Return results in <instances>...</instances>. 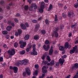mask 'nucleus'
Listing matches in <instances>:
<instances>
[{
	"label": "nucleus",
	"mask_w": 78,
	"mask_h": 78,
	"mask_svg": "<svg viewBox=\"0 0 78 78\" xmlns=\"http://www.w3.org/2000/svg\"><path fill=\"white\" fill-rule=\"evenodd\" d=\"M64 25H61L60 26V28L61 29H63L64 28Z\"/></svg>",
	"instance_id": "51"
},
{
	"label": "nucleus",
	"mask_w": 78,
	"mask_h": 78,
	"mask_svg": "<svg viewBox=\"0 0 78 78\" xmlns=\"http://www.w3.org/2000/svg\"><path fill=\"white\" fill-rule=\"evenodd\" d=\"M55 21H57L58 20V16L56 15L55 16Z\"/></svg>",
	"instance_id": "41"
},
{
	"label": "nucleus",
	"mask_w": 78,
	"mask_h": 78,
	"mask_svg": "<svg viewBox=\"0 0 78 78\" xmlns=\"http://www.w3.org/2000/svg\"><path fill=\"white\" fill-rule=\"evenodd\" d=\"M12 27L11 26H9L6 27V30L8 31H10L12 29Z\"/></svg>",
	"instance_id": "16"
},
{
	"label": "nucleus",
	"mask_w": 78,
	"mask_h": 78,
	"mask_svg": "<svg viewBox=\"0 0 78 78\" xmlns=\"http://www.w3.org/2000/svg\"><path fill=\"white\" fill-rule=\"evenodd\" d=\"M77 47L76 45L75 46V47L73 48V49L69 51V53L70 54H73L75 53V51H76V48Z\"/></svg>",
	"instance_id": "5"
},
{
	"label": "nucleus",
	"mask_w": 78,
	"mask_h": 78,
	"mask_svg": "<svg viewBox=\"0 0 78 78\" xmlns=\"http://www.w3.org/2000/svg\"><path fill=\"white\" fill-rule=\"evenodd\" d=\"M39 39V37L38 35H36L34 37V40H38Z\"/></svg>",
	"instance_id": "21"
},
{
	"label": "nucleus",
	"mask_w": 78,
	"mask_h": 78,
	"mask_svg": "<svg viewBox=\"0 0 78 78\" xmlns=\"http://www.w3.org/2000/svg\"><path fill=\"white\" fill-rule=\"evenodd\" d=\"M26 51L27 52H28L29 51H30V48H26Z\"/></svg>",
	"instance_id": "58"
},
{
	"label": "nucleus",
	"mask_w": 78,
	"mask_h": 78,
	"mask_svg": "<svg viewBox=\"0 0 78 78\" xmlns=\"http://www.w3.org/2000/svg\"><path fill=\"white\" fill-rule=\"evenodd\" d=\"M39 27H40V26L38 24H37L36 25V26L35 28V31H37V30H38V28H39Z\"/></svg>",
	"instance_id": "19"
},
{
	"label": "nucleus",
	"mask_w": 78,
	"mask_h": 78,
	"mask_svg": "<svg viewBox=\"0 0 78 78\" xmlns=\"http://www.w3.org/2000/svg\"><path fill=\"white\" fill-rule=\"evenodd\" d=\"M49 41L48 40H46L45 41V44H46L47 45L49 44Z\"/></svg>",
	"instance_id": "39"
},
{
	"label": "nucleus",
	"mask_w": 78,
	"mask_h": 78,
	"mask_svg": "<svg viewBox=\"0 0 78 78\" xmlns=\"http://www.w3.org/2000/svg\"><path fill=\"white\" fill-rule=\"evenodd\" d=\"M15 17H20V14L19 13H18L15 16Z\"/></svg>",
	"instance_id": "56"
},
{
	"label": "nucleus",
	"mask_w": 78,
	"mask_h": 78,
	"mask_svg": "<svg viewBox=\"0 0 78 78\" xmlns=\"http://www.w3.org/2000/svg\"><path fill=\"white\" fill-rule=\"evenodd\" d=\"M13 70H14V73H17V71H18V68L16 67H14L13 68Z\"/></svg>",
	"instance_id": "18"
},
{
	"label": "nucleus",
	"mask_w": 78,
	"mask_h": 78,
	"mask_svg": "<svg viewBox=\"0 0 78 78\" xmlns=\"http://www.w3.org/2000/svg\"><path fill=\"white\" fill-rule=\"evenodd\" d=\"M59 49L60 50H61V51H63V50H64L65 48L63 46H60L59 47Z\"/></svg>",
	"instance_id": "20"
},
{
	"label": "nucleus",
	"mask_w": 78,
	"mask_h": 78,
	"mask_svg": "<svg viewBox=\"0 0 78 78\" xmlns=\"http://www.w3.org/2000/svg\"><path fill=\"white\" fill-rule=\"evenodd\" d=\"M25 24L26 25L27 27H29V25H28V23H25Z\"/></svg>",
	"instance_id": "52"
},
{
	"label": "nucleus",
	"mask_w": 78,
	"mask_h": 78,
	"mask_svg": "<svg viewBox=\"0 0 78 78\" xmlns=\"http://www.w3.org/2000/svg\"><path fill=\"white\" fill-rule=\"evenodd\" d=\"M41 9H44L45 8V5H41Z\"/></svg>",
	"instance_id": "50"
},
{
	"label": "nucleus",
	"mask_w": 78,
	"mask_h": 78,
	"mask_svg": "<svg viewBox=\"0 0 78 78\" xmlns=\"http://www.w3.org/2000/svg\"><path fill=\"white\" fill-rule=\"evenodd\" d=\"M37 70H36L35 72L34 73V75H37Z\"/></svg>",
	"instance_id": "40"
},
{
	"label": "nucleus",
	"mask_w": 78,
	"mask_h": 78,
	"mask_svg": "<svg viewBox=\"0 0 78 78\" xmlns=\"http://www.w3.org/2000/svg\"><path fill=\"white\" fill-rule=\"evenodd\" d=\"M4 3V1H1L0 2V4L2 5Z\"/></svg>",
	"instance_id": "53"
},
{
	"label": "nucleus",
	"mask_w": 78,
	"mask_h": 78,
	"mask_svg": "<svg viewBox=\"0 0 78 78\" xmlns=\"http://www.w3.org/2000/svg\"><path fill=\"white\" fill-rule=\"evenodd\" d=\"M32 22L33 23H36L37 22V21L36 20H32Z\"/></svg>",
	"instance_id": "36"
},
{
	"label": "nucleus",
	"mask_w": 78,
	"mask_h": 78,
	"mask_svg": "<svg viewBox=\"0 0 78 78\" xmlns=\"http://www.w3.org/2000/svg\"><path fill=\"white\" fill-rule=\"evenodd\" d=\"M53 52V50L50 49L49 50V54L50 55H52Z\"/></svg>",
	"instance_id": "24"
},
{
	"label": "nucleus",
	"mask_w": 78,
	"mask_h": 78,
	"mask_svg": "<svg viewBox=\"0 0 78 78\" xmlns=\"http://www.w3.org/2000/svg\"><path fill=\"white\" fill-rule=\"evenodd\" d=\"M47 78H53V77L52 76H51L50 77H49V76H48L47 77Z\"/></svg>",
	"instance_id": "62"
},
{
	"label": "nucleus",
	"mask_w": 78,
	"mask_h": 78,
	"mask_svg": "<svg viewBox=\"0 0 78 78\" xmlns=\"http://www.w3.org/2000/svg\"><path fill=\"white\" fill-rule=\"evenodd\" d=\"M3 47L4 48H6V47H7V46L6 45V44H5L4 45Z\"/></svg>",
	"instance_id": "64"
},
{
	"label": "nucleus",
	"mask_w": 78,
	"mask_h": 78,
	"mask_svg": "<svg viewBox=\"0 0 78 78\" xmlns=\"http://www.w3.org/2000/svg\"><path fill=\"white\" fill-rule=\"evenodd\" d=\"M44 68H45V66H44L42 68V71L43 73H47V69H45Z\"/></svg>",
	"instance_id": "15"
},
{
	"label": "nucleus",
	"mask_w": 78,
	"mask_h": 78,
	"mask_svg": "<svg viewBox=\"0 0 78 78\" xmlns=\"http://www.w3.org/2000/svg\"><path fill=\"white\" fill-rule=\"evenodd\" d=\"M62 17H63V18L66 19L67 18V15H66L65 13H62Z\"/></svg>",
	"instance_id": "28"
},
{
	"label": "nucleus",
	"mask_w": 78,
	"mask_h": 78,
	"mask_svg": "<svg viewBox=\"0 0 78 78\" xmlns=\"http://www.w3.org/2000/svg\"><path fill=\"white\" fill-rule=\"evenodd\" d=\"M68 16L69 17H70L71 19H72V17H73V16H75L74 15V13L73 12H69L68 13Z\"/></svg>",
	"instance_id": "7"
},
{
	"label": "nucleus",
	"mask_w": 78,
	"mask_h": 78,
	"mask_svg": "<svg viewBox=\"0 0 78 78\" xmlns=\"http://www.w3.org/2000/svg\"><path fill=\"white\" fill-rule=\"evenodd\" d=\"M26 70V72L27 75L30 76V75H31V73L30 72V69L27 68Z\"/></svg>",
	"instance_id": "13"
},
{
	"label": "nucleus",
	"mask_w": 78,
	"mask_h": 78,
	"mask_svg": "<svg viewBox=\"0 0 78 78\" xmlns=\"http://www.w3.org/2000/svg\"><path fill=\"white\" fill-rule=\"evenodd\" d=\"M9 54L11 56H13L15 54V50L14 49H11L8 51Z\"/></svg>",
	"instance_id": "2"
},
{
	"label": "nucleus",
	"mask_w": 78,
	"mask_h": 78,
	"mask_svg": "<svg viewBox=\"0 0 78 78\" xmlns=\"http://www.w3.org/2000/svg\"><path fill=\"white\" fill-rule=\"evenodd\" d=\"M28 60L26 59H24L22 60V61H21V65H25V66L26 65H27L28 63Z\"/></svg>",
	"instance_id": "3"
},
{
	"label": "nucleus",
	"mask_w": 78,
	"mask_h": 78,
	"mask_svg": "<svg viewBox=\"0 0 78 78\" xmlns=\"http://www.w3.org/2000/svg\"><path fill=\"white\" fill-rule=\"evenodd\" d=\"M41 32L43 34H45L46 33V32L45 31V30H41Z\"/></svg>",
	"instance_id": "35"
},
{
	"label": "nucleus",
	"mask_w": 78,
	"mask_h": 78,
	"mask_svg": "<svg viewBox=\"0 0 78 78\" xmlns=\"http://www.w3.org/2000/svg\"><path fill=\"white\" fill-rule=\"evenodd\" d=\"M20 27L23 30H26V28H27V27L25 26V24H23V23H21L20 24Z\"/></svg>",
	"instance_id": "11"
},
{
	"label": "nucleus",
	"mask_w": 78,
	"mask_h": 78,
	"mask_svg": "<svg viewBox=\"0 0 78 78\" xmlns=\"http://www.w3.org/2000/svg\"><path fill=\"white\" fill-rule=\"evenodd\" d=\"M39 11L40 12H41V13H42L44 12V10H43V9L41 8L39 9Z\"/></svg>",
	"instance_id": "34"
},
{
	"label": "nucleus",
	"mask_w": 78,
	"mask_h": 78,
	"mask_svg": "<svg viewBox=\"0 0 78 78\" xmlns=\"http://www.w3.org/2000/svg\"><path fill=\"white\" fill-rule=\"evenodd\" d=\"M66 57H67V55H65L63 56L62 57V59H64V58H66Z\"/></svg>",
	"instance_id": "49"
},
{
	"label": "nucleus",
	"mask_w": 78,
	"mask_h": 78,
	"mask_svg": "<svg viewBox=\"0 0 78 78\" xmlns=\"http://www.w3.org/2000/svg\"><path fill=\"white\" fill-rule=\"evenodd\" d=\"M46 57V56H45V55H43L42 57V59H43V60L45 59V58Z\"/></svg>",
	"instance_id": "43"
},
{
	"label": "nucleus",
	"mask_w": 78,
	"mask_h": 78,
	"mask_svg": "<svg viewBox=\"0 0 78 78\" xmlns=\"http://www.w3.org/2000/svg\"><path fill=\"white\" fill-rule=\"evenodd\" d=\"M3 61V58L2 57H0V62Z\"/></svg>",
	"instance_id": "44"
},
{
	"label": "nucleus",
	"mask_w": 78,
	"mask_h": 78,
	"mask_svg": "<svg viewBox=\"0 0 78 78\" xmlns=\"http://www.w3.org/2000/svg\"><path fill=\"white\" fill-rule=\"evenodd\" d=\"M45 21L46 24H49V23H48V20H46Z\"/></svg>",
	"instance_id": "47"
},
{
	"label": "nucleus",
	"mask_w": 78,
	"mask_h": 78,
	"mask_svg": "<svg viewBox=\"0 0 78 78\" xmlns=\"http://www.w3.org/2000/svg\"><path fill=\"white\" fill-rule=\"evenodd\" d=\"M78 78V71L77 72L76 74L74 76L73 78Z\"/></svg>",
	"instance_id": "33"
},
{
	"label": "nucleus",
	"mask_w": 78,
	"mask_h": 78,
	"mask_svg": "<svg viewBox=\"0 0 78 78\" xmlns=\"http://www.w3.org/2000/svg\"><path fill=\"white\" fill-rule=\"evenodd\" d=\"M9 35H7L5 37L6 39H9Z\"/></svg>",
	"instance_id": "57"
},
{
	"label": "nucleus",
	"mask_w": 78,
	"mask_h": 78,
	"mask_svg": "<svg viewBox=\"0 0 78 78\" xmlns=\"http://www.w3.org/2000/svg\"><path fill=\"white\" fill-rule=\"evenodd\" d=\"M78 67V64L77 63H76L74 66H73L72 67V70H76L77 68Z\"/></svg>",
	"instance_id": "8"
},
{
	"label": "nucleus",
	"mask_w": 78,
	"mask_h": 78,
	"mask_svg": "<svg viewBox=\"0 0 78 78\" xmlns=\"http://www.w3.org/2000/svg\"><path fill=\"white\" fill-rule=\"evenodd\" d=\"M77 23H76L75 24L71 26V28H75L77 26Z\"/></svg>",
	"instance_id": "25"
},
{
	"label": "nucleus",
	"mask_w": 78,
	"mask_h": 78,
	"mask_svg": "<svg viewBox=\"0 0 78 78\" xmlns=\"http://www.w3.org/2000/svg\"><path fill=\"white\" fill-rule=\"evenodd\" d=\"M21 61H20V62H18L16 64V66H19L20 64L21 65Z\"/></svg>",
	"instance_id": "30"
},
{
	"label": "nucleus",
	"mask_w": 78,
	"mask_h": 78,
	"mask_svg": "<svg viewBox=\"0 0 78 78\" xmlns=\"http://www.w3.org/2000/svg\"><path fill=\"white\" fill-rule=\"evenodd\" d=\"M20 44V47L21 48H23L26 46V43L24 42L23 41H20L19 42Z\"/></svg>",
	"instance_id": "4"
},
{
	"label": "nucleus",
	"mask_w": 78,
	"mask_h": 78,
	"mask_svg": "<svg viewBox=\"0 0 78 78\" xmlns=\"http://www.w3.org/2000/svg\"><path fill=\"white\" fill-rule=\"evenodd\" d=\"M33 8L32 6H31V7H30L29 8V10L30 11H33Z\"/></svg>",
	"instance_id": "46"
},
{
	"label": "nucleus",
	"mask_w": 78,
	"mask_h": 78,
	"mask_svg": "<svg viewBox=\"0 0 78 78\" xmlns=\"http://www.w3.org/2000/svg\"><path fill=\"white\" fill-rule=\"evenodd\" d=\"M39 65H35V69H38L39 68Z\"/></svg>",
	"instance_id": "45"
},
{
	"label": "nucleus",
	"mask_w": 78,
	"mask_h": 78,
	"mask_svg": "<svg viewBox=\"0 0 78 78\" xmlns=\"http://www.w3.org/2000/svg\"><path fill=\"white\" fill-rule=\"evenodd\" d=\"M18 46V43L17 42H15L14 44V47L15 48H17Z\"/></svg>",
	"instance_id": "37"
},
{
	"label": "nucleus",
	"mask_w": 78,
	"mask_h": 78,
	"mask_svg": "<svg viewBox=\"0 0 78 78\" xmlns=\"http://www.w3.org/2000/svg\"><path fill=\"white\" fill-rule=\"evenodd\" d=\"M23 75L24 76H26V72H24Z\"/></svg>",
	"instance_id": "63"
},
{
	"label": "nucleus",
	"mask_w": 78,
	"mask_h": 78,
	"mask_svg": "<svg viewBox=\"0 0 78 78\" xmlns=\"http://www.w3.org/2000/svg\"><path fill=\"white\" fill-rule=\"evenodd\" d=\"M64 59H62L61 58H60L59 59L58 62L59 63V64H60V66H62V65L63 64H64Z\"/></svg>",
	"instance_id": "10"
},
{
	"label": "nucleus",
	"mask_w": 78,
	"mask_h": 78,
	"mask_svg": "<svg viewBox=\"0 0 78 78\" xmlns=\"http://www.w3.org/2000/svg\"><path fill=\"white\" fill-rule=\"evenodd\" d=\"M3 34H8V31L7 30H4L2 31Z\"/></svg>",
	"instance_id": "26"
},
{
	"label": "nucleus",
	"mask_w": 78,
	"mask_h": 78,
	"mask_svg": "<svg viewBox=\"0 0 78 78\" xmlns=\"http://www.w3.org/2000/svg\"><path fill=\"white\" fill-rule=\"evenodd\" d=\"M20 54L21 55H24L25 53V51L24 50H23L20 52Z\"/></svg>",
	"instance_id": "27"
},
{
	"label": "nucleus",
	"mask_w": 78,
	"mask_h": 78,
	"mask_svg": "<svg viewBox=\"0 0 78 78\" xmlns=\"http://www.w3.org/2000/svg\"><path fill=\"white\" fill-rule=\"evenodd\" d=\"M65 48H68L70 49L71 48V46L70 45H69V43L67 42L65 43Z\"/></svg>",
	"instance_id": "9"
},
{
	"label": "nucleus",
	"mask_w": 78,
	"mask_h": 78,
	"mask_svg": "<svg viewBox=\"0 0 78 78\" xmlns=\"http://www.w3.org/2000/svg\"><path fill=\"white\" fill-rule=\"evenodd\" d=\"M59 30V27H58L56 28H55L54 29L53 31L54 33L52 34V36H54V34H55V36L56 37H58V33L57 32Z\"/></svg>",
	"instance_id": "1"
},
{
	"label": "nucleus",
	"mask_w": 78,
	"mask_h": 78,
	"mask_svg": "<svg viewBox=\"0 0 78 78\" xmlns=\"http://www.w3.org/2000/svg\"><path fill=\"white\" fill-rule=\"evenodd\" d=\"M31 6L33 8H34V9H37V6L36 3H32L31 4Z\"/></svg>",
	"instance_id": "14"
},
{
	"label": "nucleus",
	"mask_w": 78,
	"mask_h": 78,
	"mask_svg": "<svg viewBox=\"0 0 78 78\" xmlns=\"http://www.w3.org/2000/svg\"><path fill=\"white\" fill-rule=\"evenodd\" d=\"M59 62H56L55 63V67L57 68L59 66Z\"/></svg>",
	"instance_id": "29"
},
{
	"label": "nucleus",
	"mask_w": 78,
	"mask_h": 78,
	"mask_svg": "<svg viewBox=\"0 0 78 78\" xmlns=\"http://www.w3.org/2000/svg\"><path fill=\"white\" fill-rule=\"evenodd\" d=\"M41 6H45V3L44 2H42L41 3Z\"/></svg>",
	"instance_id": "54"
},
{
	"label": "nucleus",
	"mask_w": 78,
	"mask_h": 78,
	"mask_svg": "<svg viewBox=\"0 0 78 78\" xmlns=\"http://www.w3.org/2000/svg\"><path fill=\"white\" fill-rule=\"evenodd\" d=\"M18 32L19 34H20L22 33V30H21V29H20L18 30Z\"/></svg>",
	"instance_id": "38"
},
{
	"label": "nucleus",
	"mask_w": 78,
	"mask_h": 78,
	"mask_svg": "<svg viewBox=\"0 0 78 78\" xmlns=\"http://www.w3.org/2000/svg\"><path fill=\"white\" fill-rule=\"evenodd\" d=\"M55 64V61H54V60H51V62H50V66H52L54 65Z\"/></svg>",
	"instance_id": "22"
},
{
	"label": "nucleus",
	"mask_w": 78,
	"mask_h": 78,
	"mask_svg": "<svg viewBox=\"0 0 78 78\" xmlns=\"http://www.w3.org/2000/svg\"><path fill=\"white\" fill-rule=\"evenodd\" d=\"M50 48V45H47V46L45 45H44L43 46V48L45 50V51H48Z\"/></svg>",
	"instance_id": "6"
},
{
	"label": "nucleus",
	"mask_w": 78,
	"mask_h": 78,
	"mask_svg": "<svg viewBox=\"0 0 78 78\" xmlns=\"http://www.w3.org/2000/svg\"><path fill=\"white\" fill-rule=\"evenodd\" d=\"M27 2L30 4L31 3V0H28Z\"/></svg>",
	"instance_id": "59"
},
{
	"label": "nucleus",
	"mask_w": 78,
	"mask_h": 78,
	"mask_svg": "<svg viewBox=\"0 0 78 78\" xmlns=\"http://www.w3.org/2000/svg\"><path fill=\"white\" fill-rule=\"evenodd\" d=\"M53 8V5L51 4H50V6L48 9V11H50L51 9H52Z\"/></svg>",
	"instance_id": "23"
},
{
	"label": "nucleus",
	"mask_w": 78,
	"mask_h": 78,
	"mask_svg": "<svg viewBox=\"0 0 78 78\" xmlns=\"http://www.w3.org/2000/svg\"><path fill=\"white\" fill-rule=\"evenodd\" d=\"M9 5L10 6H12V2H10V3L9 4Z\"/></svg>",
	"instance_id": "60"
},
{
	"label": "nucleus",
	"mask_w": 78,
	"mask_h": 78,
	"mask_svg": "<svg viewBox=\"0 0 78 78\" xmlns=\"http://www.w3.org/2000/svg\"><path fill=\"white\" fill-rule=\"evenodd\" d=\"M33 50H36V45L33 44Z\"/></svg>",
	"instance_id": "42"
},
{
	"label": "nucleus",
	"mask_w": 78,
	"mask_h": 78,
	"mask_svg": "<svg viewBox=\"0 0 78 78\" xmlns=\"http://www.w3.org/2000/svg\"><path fill=\"white\" fill-rule=\"evenodd\" d=\"M33 50V51L31 53V55H37V52L36 50L34 49Z\"/></svg>",
	"instance_id": "12"
},
{
	"label": "nucleus",
	"mask_w": 78,
	"mask_h": 78,
	"mask_svg": "<svg viewBox=\"0 0 78 78\" xmlns=\"http://www.w3.org/2000/svg\"><path fill=\"white\" fill-rule=\"evenodd\" d=\"M24 9L27 11L28 9V5H26L24 6Z\"/></svg>",
	"instance_id": "31"
},
{
	"label": "nucleus",
	"mask_w": 78,
	"mask_h": 78,
	"mask_svg": "<svg viewBox=\"0 0 78 78\" xmlns=\"http://www.w3.org/2000/svg\"><path fill=\"white\" fill-rule=\"evenodd\" d=\"M47 59L50 62L51 61V59L50 58V56H49L47 55Z\"/></svg>",
	"instance_id": "32"
},
{
	"label": "nucleus",
	"mask_w": 78,
	"mask_h": 78,
	"mask_svg": "<svg viewBox=\"0 0 78 78\" xmlns=\"http://www.w3.org/2000/svg\"><path fill=\"white\" fill-rule=\"evenodd\" d=\"M14 20L15 22H18V20H17V19L16 18H15Z\"/></svg>",
	"instance_id": "61"
},
{
	"label": "nucleus",
	"mask_w": 78,
	"mask_h": 78,
	"mask_svg": "<svg viewBox=\"0 0 78 78\" xmlns=\"http://www.w3.org/2000/svg\"><path fill=\"white\" fill-rule=\"evenodd\" d=\"M29 38H30V35L28 34H27L24 37V39L25 40H28Z\"/></svg>",
	"instance_id": "17"
},
{
	"label": "nucleus",
	"mask_w": 78,
	"mask_h": 78,
	"mask_svg": "<svg viewBox=\"0 0 78 78\" xmlns=\"http://www.w3.org/2000/svg\"><path fill=\"white\" fill-rule=\"evenodd\" d=\"M12 23H11V21L9 20L8 21V24L9 25H11Z\"/></svg>",
	"instance_id": "48"
},
{
	"label": "nucleus",
	"mask_w": 78,
	"mask_h": 78,
	"mask_svg": "<svg viewBox=\"0 0 78 78\" xmlns=\"http://www.w3.org/2000/svg\"><path fill=\"white\" fill-rule=\"evenodd\" d=\"M74 7L76 8H78V4L76 3L74 5Z\"/></svg>",
	"instance_id": "55"
}]
</instances>
